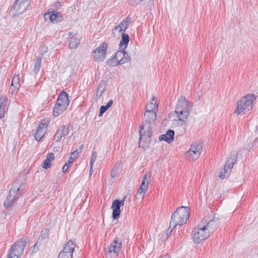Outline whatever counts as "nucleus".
I'll use <instances>...</instances> for the list:
<instances>
[{"label":"nucleus","instance_id":"nucleus-43","mask_svg":"<svg viewBox=\"0 0 258 258\" xmlns=\"http://www.w3.org/2000/svg\"><path fill=\"white\" fill-rule=\"evenodd\" d=\"M69 165L68 164L66 163L62 167V172L63 173L66 172L69 168Z\"/></svg>","mask_w":258,"mask_h":258},{"label":"nucleus","instance_id":"nucleus-41","mask_svg":"<svg viewBox=\"0 0 258 258\" xmlns=\"http://www.w3.org/2000/svg\"><path fill=\"white\" fill-rule=\"evenodd\" d=\"M118 174H119V172H118V169H115V168H113L111 172V177L113 178H115V177H117V175H118Z\"/></svg>","mask_w":258,"mask_h":258},{"label":"nucleus","instance_id":"nucleus-3","mask_svg":"<svg viewBox=\"0 0 258 258\" xmlns=\"http://www.w3.org/2000/svg\"><path fill=\"white\" fill-rule=\"evenodd\" d=\"M256 99V97L253 94H248L242 97L237 101L234 113L239 115L251 111L255 104Z\"/></svg>","mask_w":258,"mask_h":258},{"label":"nucleus","instance_id":"nucleus-13","mask_svg":"<svg viewBox=\"0 0 258 258\" xmlns=\"http://www.w3.org/2000/svg\"><path fill=\"white\" fill-rule=\"evenodd\" d=\"M47 124L45 121L43 120L39 123L37 127V131L35 134L34 138L37 141H39L43 137L46 132Z\"/></svg>","mask_w":258,"mask_h":258},{"label":"nucleus","instance_id":"nucleus-5","mask_svg":"<svg viewBox=\"0 0 258 258\" xmlns=\"http://www.w3.org/2000/svg\"><path fill=\"white\" fill-rule=\"evenodd\" d=\"M26 243L25 240H18L9 250L7 258H20L23 254Z\"/></svg>","mask_w":258,"mask_h":258},{"label":"nucleus","instance_id":"nucleus-8","mask_svg":"<svg viewBox=\"0 0 258 258\" xmlns=\"http://www.w3.org/2000/svg\"><path fill=\"white\" fill-rule=\"evenodd\" d=\"M121 246L122 240L118 237H116L108 248V252L106 255V258H111L112 254L114 257H117L121 250Z\"/></svg>","mask_w":258,"mask_h":258},{"label":"nucleus","instance_id":"nucleus-47","mask_svg":"<svg viewBox=\"0 0 258 258\" xmlns=\"http://www.w3.org/2000/svg\"><path fill=\"white\" fill-rule=\"evenodd\" d=\"M60 6H61V4H60V2H57V3L56 4V5H55V7H56V8H58V7H60Z\"/></svg>","mask_w":258,"mask_h":258},{"label":"nucleus","instance_id":"nucleus-1","mask_svg":"<svg viewBox=\"0 0 258 258\" xmlns=\"http://www.w3.org/2000/svg\"><path fill=\"white\" fill-rule=\"evenodd\" d=\"M145 123L141 126L139 131L140 143L144 142V145L148 146L151 142L152 135L151 124L156 119V113L154 110H146L144 114Z\"/></svg>","mask_w":258,"mask_h":258},{"label":"nucleus","instance_id":"nucleus-20","mask_svg":"<svg viewBox=\"0 0 258 258\" xmlns=\"http://www.w3.org/2000/svg\"><path fill=\"white\" fill-rule=\"evenodd\" d=\"M56 103L65 105L66 107H68L69 104L68 94L65 92H61L58 96Z\"/></svg>","mask_w":258,"mask_h":258},{"label":"nucleus","instance_id":"nucleus-48","mask_svg":"<svg viewBox=\"0 0 258 258\" xmlns=\"http://www.w3.org/2000/svg\"><path fill=\"white\" fill-rule=\"evenodd\" d=\"M92 168H91V169H90V172H91L92 171Z\"/></svg>","mask_w":258,"mask_h":258},{"label":"nucleus","instance_id":"nucleus-46","mask_svg":"<svg viewBox=\"0 0 258 258\" xmlns=\"http://www.w3.org/2000/svg\"><path fill=\"white\" fill-rule=\"evenodd\" d=\"M160 258H170V257L168 254H165L161 256Z\"/></svg>","mask_w":258,"mask_h":258},{"label":"nucleus","instance_id":"nucleus-25","mask_svg":"<svg viewBox=\"0 0 258 258\" xmlns=\"http://www.w3.org/2000/svg\"><path fill=\"white\" fill-rule=\"evenodd\" d=\"M67 108L65 105H63L62 104H59L58 103H56L55 104L54 109H53V115L54 116H58Z\"/></svg>","mask_w":258,"mask_h":258},{"label":"nucleus","instance_id":"nucleus-11","mask_svg":"<svg viewBox=\"0 0 258 258\" xmlns=\"http://www.w3.org/2000/svg\"><path fill=\"white\" fill-rule=\"evenodd\" d=\"M119 64H123L130 61L131 57L124 50L117 51L113 56Z\"/></svg>","mask_w":258,"mask_h":258},{"label":"nucleus","instance_id":"nucleus-42","mask_svg":"<svg viewBox=\"0 0 258 258\" xmlns=\"http://www.w3.org/2000/svg\"><path fill=\"white\" fill-rule=\"evenodd\" d=\"M126 196H125L122 200L120 201L119 200H115L116 201V203H118V204L119 205V206L121 207V206L124 205V202L125 201Z\"/></svg>","mask_w":258,"mask_h":258},{"label":"nucleus","instance_id":"nucleus-37","mask_svg":"<svg viewBox=\"0 0 258 258\" xmlns=\"http://www.w3.org/2000/svg\"><path fill=\"white\" fill-rule=\"evenodd\" d=\"M77 157L78 151L76 150L73 153H72L68 162H67L66 163L70 166V165L77 158Z\"/></svg>","mask_w":258,"mask_h":258},{"label":"nucleus","instance_id":"nucleus-36","mask_svg":"<svg viewBox=\"0 0 258 258\" xmlns=\"http://www.w3.org/2000/svg\"><path fill=\"white\" fill-rule=\"evenodd\" d=\"M106 63L108 66L110 67H115L119 65V63H117V60H116V59L113 58V56H112L111 58L107 60Z\"/></svg>","mask_w":258,"mask_h":258},{"label":"nucleus","instance_id":"nucleus-24","mask_svg":"<svg viewBox=\"0 0 258 258\" xmlns=\"http://www.w3.org/2000/svg\"><path fill=\"white\" fill-rule=\"evenodd\" d=\"M60 15V13L57 12H53L52 13H49L48 14H45L44 18L45 20L49 19L51 22L55 23L58 21V18Z\"/></svg>","mask_w":258,"mask_h":258},{"label":"nucleus","instance_id":"nucleus-40","mask_svg":"<svg viewBox=\"0 0 258 258\" xmlns=\"http://www.w3.org/2000/svg\"><path fill=\"white\" fill-rule=\"evenodd\" d=\"M108 108L105 105L101 106L100 108L99 116H101Z\"/></svg>","mask_w":258,"mask_h":258},{"label":"nucleus","instance_id":"nucleus-17","mask_svg":"<svg viewBox=\"0 0 258 258\" xmlns=\"http://www.w3.org/2000/svg\"><path fill=\"white\" fill-rule=\"evenodd\" d=\"M132 19L127 16L125 19L122 20L117 26H116L113 30H117L118 32L125 31L128 28L130 24L132 23Z\"/></svg>","mask_w":258,"mask_h":258},{"label":"nucleus","instance_id":"nucleus-22","mask_svg":"<svg viewBox=\"0 0 258 258\" xmlns=\"http://www.w3.org/2000/svg\"><path fill=\"white\" fill-rule=\"evenodd\" d=\"M129 41V35L127 34L123 33L121 34V39L119 45V49L120 50H125V49L127 47Z\"/></svg>","mask_w":258,"mask_h":258},{"label":"nucleus","instance_id":"nucleus-14","mask_svg":"<svg viewBox=\"0 0 258 258\" xmlns=\"http://www.w3.org/2000/svg\"><path fill=\"white\" fill-rule=\"evenodd\" d=\"M70 132L69 127L67 125H62L56 132L53 140L56 142H60L61 139L67 136Z\"/></svg>","mask_w":258,"mask_h":258},{"label":"nucleus","instance_id":"nucleus-9","mask_svg":"<svg viewBox=\"0 0 258 258\" xmlns=\"http://www.w3.org/2000/svg\"><path fill=\"white\" fill-rule=\"evenodd\" d=\"M20 190V187H15L13 185V187L9 191V194L5 200L4 206L6 208H9L14 204V203L19 198L20 195L18 193Z\"/></svg>","mask_w":258,"mask_h":258},{"label":"nucleus","instance_id":"nucleus-31","mask_svg":"<svg viewBox=\"0 0 258 258\" xmlns=\"http://www.w3.org/2000/svg\"><path fill=\"white\" fill-rule=\"evenodd\" d=\"M158 105L155 100V97H153L150 103L147 105L146 110L156 111L158 108Z\"/></svg>","mask_w":258,"mask_h":258},{"label":"nucleus","instance_id":"nucleus-4","mask_svg":"<svg viewBox=\"0 0 258 258\" xmlns=\"http://www.w3.org/2000/svg\"><path fill=\"white\" fill-rule=\"evenodd\" d=\"M190 212L188 207L181 206L178 208L172 214L170 222V227L175 228L177 226H182L186 223Z\"/></svg>","mask_w":258,"mask_h":258},{"label":"nucleus","instance_id":"nucleus-45","mask_svg":"<svg viewBox=\"0 0 258 258\" xmlns=\"http://www.w3.org/2000/svg\"><path fill=\"white\" fill-rule=\"evenodd\" d=\"M173 229H174V228H173V227H169V228H168V229H167V230L166 231V233H167V234H168V233H170L172 232V230H173Z\"/></svg>","mask_w":258,"mask_h":258},{"label":"nucleus","instance_id":"nucleus-29","mask_svg":"<svg viewBox=\"0 0 258 258\" xmlns=\"http://www.w3.org/2000/svg\"><path fill=\"white\" fill-rule=\"evenodd\" d=\"M189 150L202 153L203 150V145L200 142H194L190 145Z\"/></svg>","mask_w":258,"mask_h":258},{"label":"nucleus","instance_id":"nucleus-15","mask_svg":"<svg viewBox=\"0 0 258 258\" xmlns=\"http://www.w3.org/2000/svg\"><path fill=\"white\" fill-rule=\"evenodd\" d=\"M10 101L6 96H2L0 98V119L3 118L7 112Z\"/></svg>","mask_w":258,"mask_h":258},{"label":"nucleus","instance_id":"nucleus-19","mask_svg":"<svg viewBox=\"0 0 258 258\" xmlns=\"http://www.w3.org/2000/svg\"><path fill=\"white\" fill-rule=\"evenodd\" d=\"M174 131L172 130H169L165 134H163L159 136L160 141H165L168 143H171L174 140Z\"/></svg>","mask_w":258,"mask_h":258},{"label":"nucleus","instance_id":"nucleus-10","mask_svg":"<svg viewBox=\"0 0 258 258\" xmlns=\"http://www.w3.org/2000/svg\"><path fill=\"white\" fill-rule=\"evenodd\" d=\"M202 223H203L204 224L206 223V225H203V226L205 227L206 231L208 232L210 235H211L213 234L214 231L217 228L219 225V220L218 219L213 218L207 222V220L204 219L202 220Z\"/></svg>","mask_w":258,"mask_h":258},{"label":"nucleus","instance_id":"nucleus-28","mask_svg":"<svg viewBox=\"0 0 258 258\" xmlns=\"http://www.w3.org/2000/svg\"><path fill=\"white\" fill-rule=\"evenodd\" d=\"M230 156L227 159L224 166L231 170L233 167V164L236 161V158L235 155H230Z\"/></svg>","mask_w":258,"mask_h":258},{"label":"nucleus","instance_id":"nucleus-35","mask_svg":"<svg viewBox=\"0 0 258 258\" xmlns=\"http://www.w3.org/2000/svg\"><path fill=\"white\" fill-rule=\"evenodd\" d=\"M73 254L70 251H60L58 256V258H72Z\"/></svg>","mask_w":258,"mask_h":258},{"label":"nucleus","instance_id":"nucleus-2","mask_svg":"<svg viewBox=\"0 0 258 258\" xmlns=\"http://www.w3.org/2000/svg\"><path fill=\"white\" fill-rule=\"evenodd\" d=\"M192 107V103L187 101L185 97H181L179 99L174 112L178 118L177 121L179 122L180 125L185 123L187 120Z\"/></svg>","mask_w":258,"mask_h":258},{"label":"nucleus","instance_id":"nucleus-34","mask_svg":"<svg viewBox=\"0 0 258 258\" xmlns=\"http://www.w3.org/2000/svg\"><path fill=\"white\" fill-rule=\"evenodd\" d=\"M41 60H42V58L39 57V58H38L35 61L34 67L33 70V71L34 72L35 74H37L38 72L39 71L40 68L41 67Z\"/></svg>","mask_w":258,"mask_h":258},{"label":"nucleus","instance_id":"nucleus-32","mask_svg":"<svg viewBox=\"0 0 258 258\" xmlns=\"http://www.w3.org/2000/svg\"><path fill=\"white\" fill-rule=\"evenodd\" d=\"M230 172L231 170L224 166V168L220 170L219 177L222 179H225L229 176Z\"/></svg>","mask_w":258,"mask_h":258},{"label":"nucleus","instance_id":"nucleus-16","mask_svg":"<svg viewBox=\"0 0 258 258\" xmlns=\"http://www.w3.org/2000/svg\"><path fill=\"white\" fill-rule=\"evenodd\" d=\"M28 0H16L13 6L14 9L18 13L25 12L28 6Z\"/></svg>","mask_w":258,"mask_h":258},{"label":"nucleus","instance_id":"nucleus-26","mask_svg":"<svg viewBox=\"0 0 258 258\" xmlns=\"http://www.w3.org/2000/svg\"><path fill=\"white\" fill-rule=\"evenodd\" d=\"M54 159L53 153H50L47 155L46 159L44 161L43 167L45 169L49 168L51 166V162Z\"/></svg>","mask_w":258,"mask_h":258},{"label":"nucleus","instance_id":"nucleus-30","mask_svg":"<svg viewBox=\"0 0 258 258\" xmlns=\"http://www.w3.org/2000/svg\"><path fill=\"white\" fill-rule=\"evenodd\" d=\"M106 90V85L103 81H101L99 83V85L97 90L96 95L99 98L101 97L104 92Z\"/></svg>","mask_w":258,"mask_h":258},{"label":"nucleus","instance_id":"nucleus-44","mask_svg":"<svg viewBox=\"0 0 258 258\" xmlns=\"http://www.w3.org/2000/svg\"><path fill=\"white\" fill-rule=\"evenodd\" d=\"M113 102L112 100H109V101L107 103L106 105H105L106 107L109 108L112 105Z\"/></svg>","mask_w":258,"mask_h":258},{"label":"nucleus","instance_id":"nucleus-27","mask_svg":"<svg viewBox=\"0 0 258 258\" xmlns=\"http://www.w3.org/2000/svg\"><path fill=\"white\" fill-rule=\"evenodd\" d=\"M75 247L76 245L74 241L70 240L64 245L63 249L61 251H70L71 253H73Z\"/></svg>","mask_w":258,"mask_h":258},{"label":"nucleus","instance_id":"nucleus-39","mask_svg":"<svg viewBox=\"0 0 258 258\" xmlns=\"http://www.w3.org/2000/svg\"><path fill=\"white\" fill-rule=\"evenodd\" d=\"M49 234V230L48 229H45L41 231V236L43 239L47 237Z\"/></svg>","mask_w":258,"mask_h":258},{"label":"nucleus","instance_id":"nucleus-49","mask_svg":"<svg viewBox=\"0 0 258 258\" xmlns=\"http://www.w3.org/2000/svg\"><path fill=\"white\" fill-rule=\"evenodd\" d=\"M135 1H136L137 0H134Z\"/></svg>","mask_w":258,"mask_h":258},{"label":"nucleus","instance_id":"nucleus-38","mask_svg":"<svg viewBox=\"0 0 258 258\" xmlns=\"http://www.w3.org/2000/svg\"><path fill=\"white\" fill-rule=\"evenodd\" d=\"M97 153L96 151H94L92 152L91 157L90 161V165H91V169L93 167V163L96 161L97 159Z\"/></svg>","mask_w":258,"mask_h":258},{"label":"nucleus","instance_id":"nucleus-23","mask_svg":"<svg viewBox=\"0 0 258 258\" xmlns=\"http://www.w3.org/2000/svg\"><path fill=\"white\" fill-rule=\"evenodd\" d=\"M201 153L196 151L189 150L185 153L186 158L189 161H193L197 159L200 156Z\"/></svg>","mask_w":258,"mask_h":258},{"label":"nucleus","instance_id":"nucleus-6","mask_svg":"<svg viewBox=\"0 0 258 258\" xmlns=\"http://www.w3.org/2000/svg\"><path fill=\"white\" fill-rule=\"evenodd\" d=\"M107 48L108 44L103 42L94 50L92 53V56L94 60L98 62L103 61L106 57Z\"/></svg>","mask_w":258,"mask_h":258},{"label":"nucleus","instance_id":"nucleus-7","mask_svg":"<svg viewBox=\"0 0 258 258\" xmlns=\"http://www.w3.org/2000/svg\"><path fill=\"white\" fill-rule=\"evenodd\" d=\"M193 240L195 243H200L205 240L210 235L205 227L199 225L193 230Z\"/></svg>","mask_w":258,"mask_h":258},{"label":"nucleus","instance_id":"nucleus-12","mask_svg":"<svg viewBox=\"0 0 258 258\" xmlns=\"http://www.w3.org/2000/svg\"><path fill=\"white\" fill-rule=\"evenodd\" d=\"M147 176L148 175L145 174L142 179V184L139 188L138 189L137 192L136 194L137 198H139L140 196L143 197L148 188L150 179V176L148 178H147Z\"/></svg>","mask_w":258,"mask_h":258},{"label":"nucleus","instance_id":"nucleus-21","mask_svg":"<svg viewBox=\"0 0 258 258\" xmlns=\"http://www.w3.org/2000/svg\"><path fill=\"white\" fill-rule=\"evenodd\" d=\"M111 208L113 209L112 217L114 219H117L120 214V206L116 203V201L114 200L111 206Z\"/></svg>","mask_w":258,"mask_h":258},{"label":"nucleus","instance_id":"nucleus-33","mask_svg":"<svg viewBox=\"0 0 258 258\" xmlns=\"http://www.w3.org/2000/svg\"><path fill=\"white\" fill-rule=\"evenodd\" d=\"M20 78L19 75H15L13 78L11 86L15 88L16 89L19 88L20 86Z\"/></svg>","mask_w":258,"mask_h":258},{"label":"nucleus","instance_id":"nucleus-18","mask_svg":"<svg viewBox=\"0 0 258 258\" xmlns=\"http://www.w3.org/2000/svg\"><path fill=\"white\" fill-rule=\"evenodd\" d=\"M70 37L69 47L71 49L76 48L80 43V39L77 37V34L73 32L69 33Z\"/></svg>","mask_w":258,"mask_h":258}]
</instances>
